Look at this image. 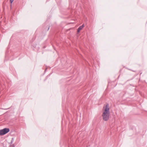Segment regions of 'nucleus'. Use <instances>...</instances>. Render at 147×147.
I'll return each mask as SVG.
<instances>
[{
    "instance_id": "obj_1",
    "label": "nucleus",
    "mask_w": 147,
    "mask_h": 147,
    "mask_svg": "<svg viewBox=\"0 0 147 147\" xmlns=\"http://www.w3.org/2000/svg\"><path fill=\"white\" fill-rule=\"evenodd\" d=\"M109 110V105L107 104L105 106V109L102 115L103 119L105 121H107L109 119L110 114Z\"/></svg>"
},
{
    "instance_id": "obj_2",
    "label": "nucleus",
    "mask_w": 147,
    "mask_h": 147,
    "mask_svg": "<svg viewBox=\"0 0 147 147\" xmlns=\"http://www.w3.org/2000/svg\"><path fill=\"white\" fill-rule=\"evenodd\" d=\"M10 131V129L9 128H5L0 130V136L4 135Z\"/></svg>"
},
{
    "instance_id": "obj_3",
    "label": "nucleus",
    "mask_w": 147,
    "mask_h": 147,
    "mask_svg": "<svg viewBox=\"0 0 147 147\" xmlns=\"http://www.w3.org/2000/svg\"><path fill=\"white\" fill-rule=\"evenodd\" d=\"M84 26V24H83L82 26H80L77 30L78 33L79 32H80V31L82 29Z\"/></svg>"
},
{
    "instance_id": "obj_4",
    "label": "nucleus",
    "mask_w": 147,
    "mask_h": 147,
    "mask_svg": "<svg viewBox=\"0 0 147 147\" xmlns=\"http://www.w3.org/2000/svg\"><path fill=\"white\" fill-rule=\"evenodd\" d=\"M14 138H12L11 139V142H10V143L11 144H12V143H13V142L14 141Z\"/></svg>"
},
{
    "instance_id": "obj_5",
    "label": "nucleus",
    "mask_w": 147,
    "mask_h": 147,
    "mask_svg": "<svg viewBox=\"0 0 147 147\" xmlns=\"http://www.w3.org/2000/svg\"><path fill=\"white\" fill-rule=\"evenodd\" d=\"M14 0H10V2L11 3H12Z\"/></svg>"
},
{
    "instance_id": "obj_6",
    "label": "nucleus",
    "mask_w": 147,
    "mask_h": 147,
    "mask_svg": "<svg viewBox=\"0 0 147 147\" xmlns=\"http://www.w3.org/2000/svg\"><path fill=\"white\" fill-rule=\"evenodd\" d=\"M9 108H8L5 109L2 108L1 109H4V110H7V109H9Z\"/></svg>"
},
{
    "instance_id": "obj_7",
    "label": "nucleus",
    "mask_w": 147,
    "mask_h": 147,
    "mask_svg": "<svg viewBox=\"0 0 147 147\" xmlns=\"http://www.w3.org/2000/svg\"><path fill=\"white\" fill-rule=\"evenodd\" d=\"M12 147H15V146L14 144L12 145Z\"/></svg>"
},
{
    "instance_id": "obj_8",
    "label": "nucleus",
    "mask_w": 147,
    "mask_h": 147,
    "mask_svg": "<svg viewBox=\"0 0 147 147\" xmlns=\"http://www.w3.org/2000/svg\"><path fill=\"white\" fill-rule=\"evenodd\" d=\"M49 27L48 28V29H47V31H48L49 30Z\"/></svg>"
}]
</instances>
